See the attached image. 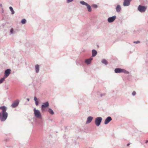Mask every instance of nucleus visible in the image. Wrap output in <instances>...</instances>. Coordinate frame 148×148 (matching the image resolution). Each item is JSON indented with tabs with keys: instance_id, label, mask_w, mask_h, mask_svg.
Here are the masks:
<instances>
[{
	"instance_id": "2f4dec72",
	"label": "nucleus",
	"mask_w": 148,
	"mask_h": 148,
	"mask_svg": "<svg viewBox=\"0 0 148 148\" xmlns=\"http://www.w3.org/2000/svg\"><path fill=\"white\" fill-rule=\"evenodd\" d=\"M146 44L147 45H148V40H147L146 41Z\"/></svg>"
},
{
	"instance_id": "9b49d317",
	"label": "nucleus",
	"mask_w": 148,
	"mask_h": 148,
	"mask_svg": "<svg viewBox=\"0 0 148 148\" xmlns=\"http://www.w3.org/2000/svg\"><path fill=\"white\" fill-rule=\"evenodd\" d=\"M123 69L118 68H116L114 70V72L116 73H120L122 72Z\"/></svg>"
},
{
	"instance_id": "aec40b11",
	"label": "nucleus",
	"mask_w": 148,
	"mask_h": 148,
	"mask_svg": "<svg viewBox=\"0 0 148 148\" xmlns=\"http://www.w3.org/2000/svg\"><path fill=\"white\" fill-rule=\"evenodd\" d=\"M78 61L79 62H76V64L78 65H81L82 64L83 62V61L81 60H79Z\"/></svg>"
},
{
	"instance_id": "c9c22d12",
	"label": "nucleus",
	"mask_w": 148,
	"mask_h": 148,
	"mask_svg": "<svg viewBox=\"0 0 148 148\" xmlns=\"http://www.w3.org/2000/svg\"><path fill=\"white\" fill-rule=\"evenodd\" d=\"M101 97H102V94H101Z\"/></svg>"
},
{
	"instance_id": "6ab92c4d",
	"label": "nucleus",
	"mask_w": 148,
	"mask_h": 148,
	"mask_svg": "<svg viewBox=\"0 0 148 148\" xmlns=\"http://www.w3.org/2000/svg\"><path fill=\"white\" fill-rule=\"evenodd\" d=\"M9 9H10V11H11V14H14V10L13 9V8H12V7L11 6H10L9 7Z\"/></svg>"
},
{
	"instance_id": "ddd939ff",
	"label": "nucleus",
	"mask_w": 148,
	"mask_h": 148,
	"mask_svg": "<svg viewBox=\"0 0 148 148\" xmlns=\"http://www.w3.org/2000/svg\"><path fill=\"white\" fill-rule=\"evenodd\" d=\"M49 103L48 101H47L45 103H43L42 105L41 106L42 108H47L49 106Z\"/></svg>"
},
{
	"instance_id": "412c9836",
	"label": "nucleus",
	"mask_w": 148,
	"mask_h": 148,
	"mask_svg": "<svg viewBox=\"0 0 148 148\" xmlns=\"http://www.w3.org/2000/svg\"><path fill=\"white\" fill-rule=\"evenodd\" d=\"M48 111L51 114H53L54 113L53 111L51 108H49L48 110Z\"/></svg>"
},
{
	"instance_id": "b1692460",
	"label": "nucleus",
	"mask_w": 148,
	"mask_h": 148,
	"mask_svg": "<svg viewBox=\"0 0 148 148\" xmlns=\"http://www.w3.org/2000/svg\"><path fill=\"white\" fill-rule=\"evenodd\" d=\"M5 78V77L4 76L1 79H0V84H1L3 83V82Z\"/></svg>"
},
{
	"instance_id": "5701e85b",
	"label": "nucleus",
	"mask_w": 148,
	"mask_h": 148,
	"mask_svg": "<svg viewBox=\"0 0 148 148\" xmlns=\"http://www.w3.org/2000/svg\"><path fill=\"white\" fill-rule=\"evenodd\" d=\"M26 20L25 19L23 18L21 21V23L23 24H25L26 23Z\"/></svg>"
},
{
	"instance_id": "39448f33",
	"label": "nucleus",
	"mask_w": 148,
	"mask_h": 148,
	"mask_svg": "<svg viewBox=\"0 0 148 148\" xmlns=\"http://www.w3.org/2000/svg\"><path fill=\"white\" fill-rule=\"evenodd\" d=\"M138 10L141 12H144L146 9V8L144 6L141 5H140L138 8Z\"/></svg>"
},
{
	"instance_id": "bb28decb",
	"label": "nucleus",
	"mask_w": 148,
	"mask_h": 148,
	"mask_svg": "<svg viewBox=\"0 0 148 148\" xmlns=\"http://www.w3.org/2000/svg\"><path fill=\"white\" fill-rule=\"evenodd\" d=\"M92 6L95 8H96L97 7V5L96 4H93L92 5Z\"/></svg>"
},
{
	"instance_id": "f704fd0d",
	"label": "nucleus",
	"mask_w": 148,
	"mask_h": 148,
	"mask_svg": "<svg viewBox=\"0 0 148 148\" xmlns=\"http://www.w3.org/2000/svg\"><path fill=\"white\" fill-rule=\"evenodd\" d=\"M148 143V140H146L145 142L146 143Z\"/></svg>"
},
{
	"instance_id": "c756f323",
	"label": "nucleus",
	"mask_w": 148,
	"mask_h": 148,
	"mask_svg": "<svg viewBox=\"0 0 148 148\" xmlns=\"http://www.w3.org/2000/svg\"><path fill=\"white\" fill-rule=\"evenodd\" d=\"M133 43H136V44H138V43H140V41L139 40L137 41H134L133 42Z\"/></svg>"
},
{
	"instance_id": "dca6fc26",
	"label": "nucleus",
	"mask_w": 148,
	"mask_h": 148,
	"mask_svg": "<svg viewBox=\"0 0 148 148\" xmlns=\"http://www.w3.org/2000/svg\"><path fill=\"white\" fill-rule=\"evenodd\" d=\"M35 69L36 72V73H39V66L38 64H36L35 66Z\"/></svg>"
},
{
	"instance_id": "0eeeda50",
	"label": "nucleus",
	"mask_w": 148,
	"mask_h": 148,
	"mask_svg": "<svg viewBox=\"0 0 148 148\" xmlns=\"http://www.w3.org/2000/svg\"><path fill=\"white\" fill-rule=\"evenodd\" d=\"M11 71L10 69H8L6 70L4 72V77L5 78L8 77Z\"/></svg>"
},
{
	"instance_id": "a878e982",
	"label": "nucleus",
	"mask_w": 148,
	"mask_h": 148,
	"mask_svg": "<svg viewBox=\"0 0 148 148\" xmlns=\"http://www.w3.org/2000/svg\"><path fill=\"white\" fill-rule=\"evenodd\" d=\"M122 73H126V74H128L129 73V72L128 71H127L124 69H123V70L122 71Z\"/></svg>"
},
{
	"instance_id": "393cba45",
	"label": "nucleus",
	"mask_w": 148,
	"mask_h": 148,
	"mask_svg": "<svg viewBox=\"0 0 148 148\" xmlns=\"http://www.w3.org/2000/svg\"><path fill=\"white\" fill-rule=\"evenodd\" d=\"M14 30L12 28L10 30V34H14Z\"/></svg>"
},
{
	"instance_id": "f3484780",
	"label": "nucleus",
	"mask_w": 148,
	"mask_h": 148,
	"mask_svg": "<svg viewBox=\"0 0 148 148\" xmlns=\"http://www.w3.org/2000/svg\"><path fill=\"white\" fill-rule=\"evenodd\" d=\"M92 56L93 57L95 56L97 54V51L95 49H93L92 50Z\"/></svg>"
},
{
	"instance_id": "a211bd4d",
	"label": "nucleus",
	"mask_w": 148,
	"mask_h": 148,
	"mask_svg": "<svg viewBox=\"0 0 148 148\" xmlns=\"http://www.w3.org/2000/svg\"><path fill=\"white\" fill-rule=\"evenodd\" d=\"M34 100L35 101V104L36 106H38V101L37 98L35 97L34 98Z\"/></svg>"
},
{
	"instance_id": "6e6552de",
	"label": "nucleus",
	"mask_w": 148,
	"mask_h": 148,
	"mask_svg": "<svg viewBox=\"0 0 148 148\" xmlns=\"http://www.w3.org/2000/svg\"><path fill=\"white\" fill-rule=\"evenodd\" d=\"M131 1V0H124L123 3V6H127L129 5Z\"/></svg>"
},
{
	"instance_id": "20e7f679",
	"label": "nucleus",
	"mask_w": 148,
	"mask_h": 148,
	"mask_svg": "<svg viewBox=\"0 0 148 148\" xmlns=\"http://www.w3.org/2000/svg\"><path fill=\"white\" fill-rule=\"evenodd\" d=\"M34 114L35 116L38 118H41V115L40 111L38 110H37L35 108L34 109Z\"/></svg>"
},
{
	"instance_id": "c85d7f7f",
	"label": "nucleus",
	"mask_w": 148,
	"mask_h": 148,
	"mask_svg": "<svg viewBox=\"0 0 148 148\" xmlns=\"http://www.w3.org/2000/svg\"><path fill=\"white\" fill-rule=\"evenodd\" d=\"M74 0H66V2L67 3H69L72 2Z\"/></svg>"
},
{
	"instance_id": "2eb2a0df",
	"label": "nucleus",
	"mask_w": 148,
	"mask_h": 148,
	"mask_svg": "<svg viewBox=\"0 0 148 148\" xmlns=\"http://www.w3.org/2000/svg\"><path fill=\"white\" fill-rule=\"evenodd\" d=\"M93 117L91 116H88L87 119V121L86 122V123H90L93 119Z\"/></svg>"
},
{
	"instance_id": "f8f14e48",
	"label": "nucleus",
	"mask_w": 148,
	"mask_h": 148,
	"mask_svg": "<svg viewBox=\"0 0 148 148\" xmlns=\"http://www.w3.org/2000/svg\"><path fill=\"white\" fill-rule=\"evenodd\" d=\"M115 9L117 12H119L121 11V8L120 5H117L115 8Z\"/></svg>"
},
{
	"instance_id": "4468645a",
	"label": "nucleus",
	"mask_w": 148,
	"mask_h": 148,
	"mask_svg": "<svg viewBox=\"0 0 148 148\" xmlns=\"http://www.w3.org/2000/svg\"><path fill=\"white\" fill-rule=\"evenodd\" d=\"M93 58H90L89 59H86L85 61V63L88 64H90L91 63V61L92 60Z\"/></svg>"
},
{
	"instance_id": "9d476101",
	"label": "nucleus",
	"mask_w": 148,
	"mask_h": 148,
	"mask_svg": "<svg viewBox=\"0 0 148 148\" xmlns=\"http://www.w3.org/2000/svg\"><path fill=\"white\" fill-rule=\"evenodd\" d=\"M19 101L18 100L14 102L12 104L11 106L13 108H15L18 105Z\"/></svg>"
},
{
	"instance_id": "cd10ccee",
	"label": "nucleus",
	"mask_w": 148,
	"mask_h": 148,
	"mask_svg": "<svg viewBox=\"0 0 148 148\" xmlns=\"http://www.w3.org/2000/svg\"><path fill=\"white\" fill-rule=\"evenodd\" d=\"M45 108H42V107L41 106V110L42 112H44L45 111Z\"/></svg>"
},
{
	"instance_id": "f03ea898",
	"label": "nucleus",
	"mask_w": 148,
	"mask_h": 148,
	"mask_svg": "<svg viewBox=\"0 0 148 148\" xmlns=\"http://www.w3.org/2000/svg\"><path fill=\"white\" fill-rule=\"evenodd\" d=\"M80 3L81 4L86 5L87 7L88 11L90 12L92 11V9L91 6L88 3L85 2L83 1H81L80 2Z\"/></svg>"
},
{
	"instance_id": "72a5a7b5",
	"label": "nucleus",
	"mask_w": 148,
	"mask_h": 148,
	"mask_svg": "<svg viewBox=\"0 0 148 148\" xmlns=\"http://www.w3.org/2000/svg\"><path fill=\"white\" fill-rule=\"evenodd\" d=\"M27 100L28 101H29V98H27Z\"/></svg>"
},
{
	"instance_id": "7c9ffc66",
	"label": "nucleus",
	"mask_w": 148,
	"mask_h": 148,
	"mask_svg": "<svg viewBox=\"0 0 148 148\" xmlns=\"http://www.w3.org/2000/svg\"><path fill=\"white\" fill-rule=\"evenodd\" d=\"M132 94L133 96H134L135 95H136V92L135 91H133V92H132Z\"/></svg>"
},
{
	"instance_id": "1a4fd4ad",
	"label": "nucleus",
	"mask_w": 148,
	"mask_h": 148,
	"mask_svg": "<svg viewBox=\"0 0 148 148\" xmlns=\"http://www.w3.org/2000/svg\"><path fill=\"white\" fill-rule=\"evenodd\" d=\"M112 120V119L110 116H109L105 120L104 124L105 125L107 124Z\"/></svg>"
},
{
	"instance_id": "f257e3e1",
	"label": "nucleus",
	"mask_w": 148,
	"mask_h": 148,
	"mask_svg": "<svg viewBox=\"0 0 148 148\" xmlns=\"http://www.w3.org/2000/svg\"><path fill=\"white\" fill-rule=\"evenodd\" d=\"M0 109L2 111L0 112V120L2 122L5 121L7 119L8 116V113L6 111L7 109V107L5 106L0 107Z\"/></svg>"
},
{
	"instance_id": "4be33fe9",
	"label": "nucleus",
	"mask_w": 148,
	"mask_h": 148,
	"mask_svg": "<svg viewBox=\"0 0 148 148\" xmlns=\"http://www.w3.org/2000/svg\"><path fill=\"white\" fill-rule=\"evenodd\" d=\"M101 62L102 63L104 64L105 65H107L108 63L107 62V61L106 60H105V59H103L101 61Z\"/></svg>"
},
{
	"instance_id": "423d86ee",
	"label": "nucleus",
	"mask_w": 148,
	"mask_h": 148,
	"mask_svg": "<svg viewBox=\"0 0 148 148\" xmlns=\"http://www.w3.org/2000/svg\"><path fill=\"white\" fill-rule=\"evenodd\" d=\"M116 18V16L109 17L108 19V22L109 23H112L114 21Z\"/></svg>"
},
{
	"instance_id": "7ed1b4c3",
	"label": "nucleus",
	"mask_w": 148,
	"mask_h": 148,
	"mask_svg": "<svg viewBox=\"0 0 148 148\" xmlns=\"http://www.w3.org/2000/svg\"><path fill=\"white\" fill-rule=\"evenodd\" d=\"M102 120V118L101 117L96 118L95 120V123L97 126H99Z\"/></svg>"
},
{
	"instance_id": "473e14b6",
	"label": "nucleus",
	"mask_w": 148,
	"mask_h": 148,
	"mask_svg": "<svg viewBox=\"0 0 148 148\" xmlns=\"http://www.w3.org/2000/svg\"><path fill=\"white\" fill-rule=\"evenodd\" d=\"M130 145V143H128L127 144V146H128Z\"/></svg>"
}]
</instances>
